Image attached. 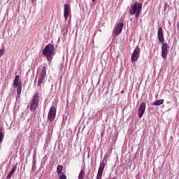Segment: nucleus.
Returning <instances> with one entry per match:
<instances>
[{
  "label": "nucleus",
  "instance_id": "nucleus-22",
  "mask_svg": "<svg viewBox=\"0 0 179 179\" xmlns=\"http://www.w3.org/2000/svg\"><path fill=\"white\" fill-rule=\"evenodd\" d=\"M59 179H66V176L62 173V175H58Z\"/></svg>",
  "mask_w": 179,
  "mask_h": 179
},
{
  "label": "nucleus",
  "instance_id": "nucleus-23",
  "mask_svg": "<svg viewBox=\"0 0 179 179\" xmlns=\"http://www.w3.org/2000/svg\"><path fill=\"white\" fill-rule=\"evenodd\" d=\"M4 53H5V48L0 49V57H2V55H3Z\"/></svg>",
  "mask_w": 179,
  "mask_h": 179
},
{
  "label": "nucleus",
  "instance_id": "nucleus-14",
  "mask_svg": "<svg viewBox=\"0 0 179 179\" xmlns=\"http://www.w3.org/2000/svg\"><path fill=\"white\" fill-rule=\"evenodd\" d=\"M16 169H17V166L16 165L13 166L11 171L9 172V173L7 175V178L10 179L12 178L13 174H15V171H16Z\"/></svg>",
  "mask_w": 179,
  "mask_h": 179
},
{
  "label": "nucleus",
  "instance_id": "nucleus-31",
  "mask_svg": "<svg viewBox=\"0 0 179 179\" xmlns=\"http://www.w3.org/2000/svg\"><path fill=\"white\" fill-rule=\"evenodd\" d=\"M122 93H124V91H122Z\"/></svg>",
  "mask_w": 179,
  "mask_h": 179
},
{
  "label": "nucleus",
  "instance_id": "nucleus-27",
  "mask_svg": "<svg viewBox=\"0 0 179 179\" xmlns=\"http://www.w3.org/2000/svg\"><path fill=\"white\" fill-rule=\"evenodd\" d=\"M36 82H37V78H35V82H34V83H36Z\"/></svg>",
  "mask_w": 179,
  "mask_h": 179
},
{
  "label": "nucleus",
  "instance_id": "nucleus-26",
  "mask_svg": "<svg viewBox=\"0 0 179 179\" xmlns=\"http://www.w3.org/2000/svg\"><path fill=\"white\" fill-rule=\"evenodd\" d=\"M176 29H177L178 31H179V23L178 22L176 24Z\"/></svg>",
  "mask_w": 179,
  "mask_h": 179
},
{
  "label": "nucleus",
  "instance_id": "nucleus-1",
  "mask_svg": "<svg viewBox=\"0 0 179 179\" xmlns=\"http://www.w3.org/2000/svg\"><path fill=\"white\" fill-rule=\"evenodd\" d=\"M40 101V96L38 95V92H36L32 97L31 101H30L29 106V111L31 113H34L37 108L38 107V103Z\"/></svg>",
  "mask_w": 179,
  "mask_h": 179
},
{
  "label": "nucleus",
  "instance_id": "nucleus-24",
  "mask_svg": "<svg viewBox=\"0 0 179 179\" xmlns=\"http://www.w3.org/2000/svg\"><path fill=\"white\" fill-rule=\"evenodd\" d=\"M59 69H60V71H62V69H64V64H60Z\"/></svg>",
  "mask_w": 179,
  "mask_h": 179
},
{
  "label": "nucleus",
  "instance_id": "nucleus-13",
  "mask_svg": "<svg viewBox=\"0 0 179 179\" xmlns=\"http://www.w3.org/2000/svg\"><path fill=\"white\" fill-rule=\"evenodd\" d=\"M36 150H34V155L33 156V161H32V167H31V171L34 173L36 170H37V166H36Z\"/></svg>",
  "mask_w": 179,
  "mask_h": 179
},
{
  "label": "nucleus",
  "instance_id": "nucleus-3",
  "mask_svg": "<svg viewBox=\"0 0 179 179\" xmlns=\"http://www.w3.org/2000/svg\"><path fill=\"white\" fill-rule=\"evenodd\" d=\"M54 52V45H48L45 47L43 51V55L47 58V60L50 62L51 57Z\"/></svg>",
  "mask_w": 179,
  "mask_h": 179
},
{
  "label": "nucleus",
  "instance_id": "nucleus-17",
  "mask_svg": "<svg viewBox=\"0 0 179 179\" xmlns=\"http://www.w3.org/2000/svg\"><path fill=\"white\" fill-rule=\"evenodd\" d=\"M17 96L16 99H19L20 97V93H22V85H17Z\"/></svg>",
  "mask_w": 179,
  "mask_h": 179
},
{
  "label": "nucleus",
  "instance_id": "nucleus-15",
  "mask_svg": "<svg viewBox=\"0 0 179 179\" xmlns=\"http://www.w3.org/2000/svg\"><path fill=\"white\" fill-rule=\"evenodd\" d=\"M164 103V100L163 99H158L152 103H151V106H162Z\"/></svg>",
  "mask_w": 179,
  "mask_h": 179
},
{
  "label": "nucleus",
  "instance_id": "nucleus-5",
  "mask_svg": "<svg viewBox=\"0 0 179 179\" xmlns=\"http://www.w3.org/2000/svg\"><path fill=\"white\" fill-rule=\"evenodd\" d=\"M107 159H108V157H107V155H105L103 161L99 165V168L96 175V179H101V177H103V171H104L106 164H107Z\"/></svg>",
  "mask_w": 179,
  "mask_h": 179
},
{
  "label": "nucleus",
  "instance_id": "nucleus-6",
  "mask_svg": "<svg viewBox=\"0 0 179 179\" xmlns=\"http://www.w3.org/2000/svg\"><path fill=\"white\" fill-rule=\"evenodd\" d=\"M56 115L57 109L54 106H52L48 112V121H49V122H54Z\"/></svg>",
  "mask_w": 179,
  "mask_h": 179
},
{
  "label": "nucleus",
  "instance_id": "nucleus-16",
  "mask_svg": "<svg viewBox=\"0 0 179 179\" xmlns=\"http://www.w3.org/2000/svg\"><path fill=\"white\" fill-rule=\"evenodd\" d=\"M62 34H63L64 36H66V34H68V27L66 25H64L61 30Z\"/></svg>",
  "mask_w": 179,
  "mask_h": 179
},
{
  "label": "nucleus",
  "instance_id": "nucleus-8",
  "mask_svg": "<svg viewBox=\"0 0 179 179\" xmlns=\"http://www.w3.org/2000/svg\"><path fill=\"white\" fill-rule=\"evenodd\" d=\"M140 55H141V50L139 49V46L137 45L135 48V49L131 55V61L133 62H136V60L139 59Z\"/></svg>",
  "mask_w": 179,
  "mask_h": 179
},
{
  "label": "nucleus",
  "instance_id": "nucleus-11",
  "mask_svg": "<svg viewBox=\"0 0 179 179\" xmlns=\"http://www.w3.org/2000/svg\"><path fill=\"white\" fill-rule=\"evenodd\" d=\"M124 27V23H119L115 29V31H114V34L115 36H120V34H121V32L122 31V29Z\"/></svg>",
  "mask_w": 179,
  "mask_h": 179
},
{
  "label": "nucleus",
  "instance_id": "nucleus-21",
  "mask_svg": "<svg viewBox=\"0 0 179 179\" xmlns=\"http://www.w3.org/2000/svg\"><path fill=\"white\" fill-rule=\"evenodd\" d=\"M83 176H85V172L83 171V169H81L78 175V179H83Z\"/></svg>",
  "mask_w": 179,
  "mask_h": 179
},
{
  "label": "nucleus",
  "instance_id": "nucleus-7",
  "mask_svg": "<svg viewBox=\"0 0 179 179\" xmlns=\"http://www.w3.org/2000/svg\"><path fill=\"white\" fill-rule=\"evenodd\" d=\"M162 44V57L164 59H166L169 54V48H170V46H169V44H167V43L163 42V43Z\"/></svg>",
  "mask_w": 179,
  "mask_h": 179
},
{
  "label": "nucleus",
  "instance_id": "nucleus-30",
  "mask_svg": "<svg viewBox=\"0 0 179 179\" xmlns=\"http://www.w3.org/2000/svg\"><path fill=\"white\" fill-rule=\"evenodd\" d=\"M94 1H96V0H92V2H94Z\"/></svg>",
  "mask_w": 179,
  "mask_h": 179
},
{
  "label": "nucleus",
  "instance_id": "nucleus-25",
  "mask_svg": "<svg viewBox=\"0 0 179 179\" xmlns=\"http://www.w3.org/2000/svg\"><path fill=\"white\" fill-rule=\"evenodd\" d=\"M96 114H97V115H100V117H101V115H103V113H101V110H99Z\"/></svg>",
  "mask_w": 179,
  "mask_h": 179
},
{
  "label": "nucleus",
  "instance_id": "nucleus-28",
  "mask_svg": "<svg viewBox=\"0 0 179 179\" xmlns=\"http://www.w3.org/2000/svg\"><path fill=\"white\" fill-rule=\"evenodd\" d=\"M48 132H51V129H48Z\"/></svg>",
  "mask_w": 179,
  "mask_h": 179
},
{
  "label": "nucleus",
  "instance_id": "nucleus-10",
  "mask_svg": "<svg viewBox=\"0 0 179 179\" xmlns=\"http://www.w3.org/2000/svg\"><path fill=\"white\" fill-rule=\"evenodd\" d=\"M157 37L159 43H161V44H163V43H164V34H163V29L161 27H159L158 29Z\"/></svg>",
  "mask_w": 179,
  "mask_h": 179
},
{
  "label": "nucleus",
  "instance_id": "nucleus-4",
  "mask_svg": "<svg viewBox=\"0 0 179 179\" xmlns=\"http://www.w3.org/2000/svg\"><path fill=\"white\" fill-rule=\"evenodd\" d=\"M47 76V69L45 66L41 68V71L40 72L39 77L38 78V87H41L42 85H44L45 77Z\"/></svg>",
  "mask_w": 179,
  "mask_h": 179
},
{
  "label": "nucleus",
  "instance_id": "nucleus-33",
  "mask_svg": "<svg viewBox=\"0 0 179 179\" xmlns=\"http://www.w3.org/2000/svg\"><path fill=\"white\" fill-rule=\"evenodd\" d=\"M114 179V178H113Z\"/></svg>",
  "mask_w": 179,
  "mask_h": 179
},
{
  "label": "nucleus",
  "instance_id": "nucleus-9",
  "mask_svg": "<svg viewBox=\"0 0 179 179\" xmlns=\"http://www.w3.org/2000/svg\"><path fill=\"white\" fill-rule=\"evenodd\" d=\"M145 111H146V103L143 102L140 104L138 108V115L139 118H142V117H143Z\"/></svg>",
  "mask_w": 179,
  "mask_h": 179
},
{
  "label": "nucleus",
  "instance_id": "nucleus-12",
  "mask_svg": "<svg viewBox=\"0 0 179 179\" xmlns=\"http://www.w3.org/2000/svg\"><path fill=\"white\" fill-rule=\"evenodd\" d=\"M69 12H71V6L69 4H64V16L65 20L69 17Z\"/></svg>",
  "mask_w": 179,
  "mask_h": 179
},
{
  "label": "nucleus",
  "instance_id": "nucleus-20",
  "mask_svg": "<svg viewBox=\"0 0 179 179\" xmlns=\"http://www.w3.org/2000/svg\"><path fill=\"white\" fill-rule=\"evenodd\" d=\"M3 138H4L3 132L2 131V129L0 128V143H2V142L3 141Z\"/></svg>",
  "mask_w": 179,
  "mask_h": 179
},
{
  "label": "nucleus",
  "instance_id": "nucleus-32",
  "mask_svg": "<svg viewBox=\"0 0 179 179\" xmlns=\"http://www.w3.org/2000/svg\"><path fill=\"white\" fill-rule=\"evenodd\" d=\"M87 179H89V177H87Z\"/></svg>",
  "mask_w": 179,
  "mask_h": 179
},
{
  "label": "nucleus",
  "instance_id": "nucleus-2",
  "mask_svg": "<svg viewBox=\"0 0 179 179\" xmlns=\"http://www.w3.org/2000/svg\"><path fill=\"white\" fill-rule=\"evenodd\" d=\"M141 12H142V3H135L129 9L130 15H136V17H139Z\"/></svg>",
  "mask_w": 179,
  "mask_h": 179
},
{
  "label": "nucleus",
  "instance_id": "nucleus-18",
  "mask_svg": "<svg viewBox=\"0 0 179 179\" xmlns=\"http://www.w3.org/2000/svg\"><path fill=\"white\" fill-rule=\"evenodd\" d=\"M64 169V166H62V165H58L57 166V171L58 176H61L62 174H64V173H62V169Z\"/></svg>",
  "mask_w": 179,
  "mask_h": 179
},
{
  "label": "nucleus",
  "instance_id": "nucleus-19",
  "mask_svg": "<svg viewBox=\"0 0 179 179\" xmlns=\"http://www.w3.org/2000/svg\"><path fill=\"white\" fill-rule=\"evenodd\" d=\"M19 79H20L19 76H15L14 82H13V85L15 87H17V86H19Z\"/></svg>",
  "mask_w": 179,
  "mask_h": 179
},
{
  "label": "nucleus",
  "instance_id": "nucleus-29",
  "mask_svg": "<svg viewBox=\"0 0 179 179\" xmlns=\"http://www.w3.org/2000/svg\"><path fill=\"white\" fill-rule=\"evenodd\" d=\"M35 1H36V0H31V2L33 3V2H34Z\"/></svg>",
  "mask_w": 179,
  "mask_h": 179
}]
</instances>
